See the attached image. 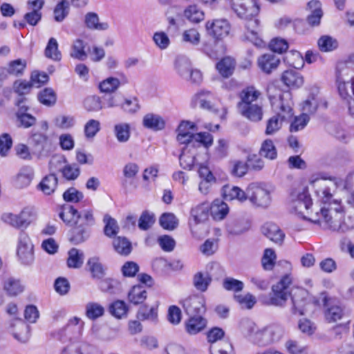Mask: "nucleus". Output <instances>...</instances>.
<instances>
[{"instance_id":"nucleus-1","label":"nucleus","mask_w":354,"mask_h":354,"mask_svg":"<svg viewBox=\"0 0 354 354\" xmlns=\"http://www.w3.org/2000/svg\"><path fill=\"white\" fill-rule=\"evenodd\" d=\"M311 184L318 188L315 192L324 203V206L320 208L324 221L323 227L339 232H346L354 229V208L347 207V217L342 221V207L337 201H331L333 194L330 189L326 186V182L317 179L311 181Z\"/></svg>"},{"instance_id":"nucleus-2","label":"nucleus","mask_w":354,"mask_h":354,"mask_svg":"<svg viewBox=\"0 0 354 354\" xmlns=\"http://www.w3.org/2000/svg\"><path fill=\"white\" fill-rule=\"evenodd\" d=\"M292 282L290 275L283 276L279 282L272 287L269 304L275 306L283 307L288 299L291 297L292 304V313L295 315H304L308 310L309 303L306 301L307 292L304 289H297L292 294L289 287Z\"/></svg>"},{"instance_id":"nucleus-3","label":"nucleus","mask_w":354,"mask_h":354,"mask_svg":"<svg viewBox=\"0 0 354 354\" xmlns=\"http://www.w3.org/2000/svg\"><path fill=\"white\" fill-rule=\"evenodd\" d=\"M291 205L295 212L304 220L324 226L320 209L314 213L310 211L312 200L307 188L296 189L291 193Z\"/></svg>"},{"instance_id":"nucleus-4","label":"nucleus","mask_w":354,"mask_h":354,"mask_svg":"<svg viewBox=\"0 0 354 354\" xmlns=\"http://www.w3.org/2000/svg\"><path fill=\"white\" fill-rule=\"evenodd\" d=\"M283 330L279 325L272 324L262 328H258L251 323L249 336L256 344L266 346L278 342L283 336Z\"/></svg>"},{"instance_id":"nucleus-5","label":"nucleus","mask_w":354,"mask_h":354,"mask_svg":"<svg viewBox=\"0 0 354 354\" xmlns=\"http://www.w3.org/2000/svg\"><path fill=\"white\" fill-rule=\"evenodd\" d=\"M268 96L272 107L274 111H281L289 113L292 111L290 93H283L282 91L274 84H270L267 88Z\"/></svg>"},{"instance_id":"nucleus-6","label":"nucleus","mask_w":354,"mask_h":354,"mask_svg":"<svg viewBox=\"0 0 354 354\" xmlns=\"http://www.w3.org/2000/svg\"><path fill=\"white\" fill-rule=\"evenodd\" d=\"M319 299L324 307V317L328 323L336 322L345 315L344 306L335 298L328 297L326 292H322Z\"/></svg>"},{"instance_id":"nucleus-7","label":"nucleus","mask_w":354,"mask_h":354,"mask_svg":"<svg viewBox=\"0 0 354 354\" xmlns=\"http://www.w3.org/2000/svg\"><path fill=\"white\" fill-rule=\"evenodd\" d=\"M230 6L236 16L243 19L257 17L260 10L256 0H231Z\"/></svg>"},{"instance_id":"nucleus-8","label":"nucleus","mask_w":354,"mask_h":354,"mask_svg":"<svg viewBox=\"0 0 354 354\" xmlns=\"http://www.w3.org/2000/svg\"><path fill=\"white\" fill-rule=\"evenodd\" d=\"M61 163V158H53L49 162V169L51 173L44 176L37 185V189L41 191L44 195L49 196L55 192L57 187L58 179L53 172L57 169V165Z\"/></svg>"},{"instance_id":"nucleus-9","label":"nucleus","mask_w":354,"mask_h":354,"mask_svg":"<svg viewBox=\"0 0 354 354\" xmlns=\"http://www.w3.org/2000/svg\"><path fill=\"white\" fill-rule=\"evenodd\" d=\"M247 198L257 207H266L270 202L269 191L257 183H252L248 187Z\"/></svg>"},{"instance_id":"nucleus-10","label":"nucleus","mask_w":354,"mask_h":354,"mask_svg":"<svg viewBox=\"0 0 354 354\" xmlns=\"http://www.w3.org/2000/svg\"><path fill=\"white\" fill-rule=\"evenodd\" d=\"M348 72L346 68L339 71L337 76V91L341 98L346 104L348 114L354 118V95L350 94L349 88L346 86Z\"/></svg>"},{"instance_id":"nucleus-11","label":"nucleus","mask_w":354,"mask_h":354,"mask_svg":"<svg viewBox=\"0 0 354 354\" xmlns=\"http://www.w3.org/2000/svg\"><path fill=\"white\" fill-rule=\"evenodd\" d=\"M17 253L24 264L28 265L33 261V245L25 232H21L19 234Z\"/></svg>"},{"instance_id":"nucleus-12","label":"nucleus","mask_w":354,"mask_h":354,"mask_svg":"<svg viewBox=\"0 0 354 354\" xmlns=\"http://www.w3.org/2000/svg\"><path fill=\"white\" fill-rule=\"evenodd\" d=\"M205 27L209 34L216 39H222L227 37L231 29L229 21L225 19L207 21Z\"/></svg>"},{"instance_id":"nucleus-13","label":"nucleus","mask_w":354,"mask_h":354,"mask_svg":"<svg viewBox=\"0 0 354 354\" xmlns=\"http://www.w3.org/2000/svg\"><path fill=\"white\" fill-rule=\"evenodd\" d=\"M182 304L185 312L192 316L204 313L206 310L205 299L200 295L190 296L184 299Z\"/></svg>"},{"instance_id":"nucleus-14","label":"nucleus","mask_w":354,"mask_h":354,"mask_svg":"<svg viewBox=\"0 0 354 354\" xmlns=\"http://www.w3.org/2000/svg\"><path fill=\"white\" fill-rule=\"evenodd\" d=\"M246 20L245 31L244 32L243 38L252 42L257 46H261L263 41L259 37V21L256 17H250Z\"/></svg>"},{"instance_id":"nucleus-15","label":"nucleus","mask_w":354,"mask_h":354,"mask_svg":"<svg viewBox=\"0 0 354 354\" xmlns=\"http://www.w3.org/2000/svg\"><path fill=\"white\" fill-rule=\"evenodd\" d=\"M262 234L274 244L281 246L286 235L281 228L273 223H266L261 227Z\"/></svg>"},{"instance_id":"nucleus-16","label":"nucleus","mask_w":354,"mask_h":354,"mask_svg":"<svg viewBox=\"0 0 354 354\" xmlns=\"http://www.w3.org/2000/svg\"><path fill=\"white\" fill-rule=\"evenodd\" d=\"M257 64L263 73L270 74L278 68L280 59L272 53H266L258 58Z\"/></svg>"},{"instance_id":"nucleus-17","label":"nucleus","mask_w":354,"mask_h":354,"mask_svg":"<svg viewBox=\"0 0 354 354\" xmlns=\"http://www.w3.org/2000/svg\"><path fill=\"white\" fill-rule=\"evenodd\" d=\"M275 115L270 118L268 122L266 129V135H272L277 132L281 127L282 122L292 115V112L277 111Z\"/></svg>"},{"instance_id":"nucleus-18","label":"nucleus","mask_w":354,"mask_h":354,"mask_svg":"<svg viewBox=\"0 0 354 354\" xmlns=\"http://www.w3.org/2000/svg\"><path fill=\"white\" fill-rule=\"evenodd\" d=\"M281 80L286 86L292 88H298L304 82L303 76L293 69L285 71L281 75Z\"/></svg>"},{"instance_id":"nucleus-19","label":"nucleus","mask_w":354,"mask_h":354,"mask_svg":"<svg viewBox=\"0 0 354 354\" xmlns=\"http://www.w3.org/2000/svg\"><path fill=\"white\" fill-rule=\"evenodd\" d=\"M239 112L246 118L253 122L260 121L263 118L262 106L258 103L243 104L238 106Z\"/></svg>"},{"instance_id":"nucleus-20","label":"nucleus","mask_w":354,"mask_h":354,"mask_svg":"<svg viewBox=\"0 0 354 354\" xmlns=\"http://www.w3.org/2000/svg\"><path fill=\"white\" fill-rule=\"evenodd\" d=\"M142 124L145 128L154 131H161L165 127V121L163 118L153 113L145 114Z\"/></svg>"},{"instance_id":"nucleus-21","label":"nucleus","mask_w":354,"mask_h":354,"mask_svg":"<svg viewBox=\"0 0 354 354\" xmlns=\"http://www.w3.org/2000/svg\"><path fill=\"white\" fill-rule=\"evenodd\" d=\"M84 23L85 26L92 30L104 31L109 28L107 22H100L98 15L95 12H88L84 15Z\"/></svg>"},{"instance_id":"nucleus-22","label":"nucleus","mask_w":354,"mask_h":354,"mask_svg":"<svg viewBox=\"0 0 354 354\" xmlns=\"http://www.w3.org/2000/svg\"><path fill=\"white\" fill-rule=\"evenodd\" d=\"M34 177V170L30 166H25L20 169L17 174L15 185L19 189H24L28 187Z\"/></svg>"},{"instance_id":"nucleus-23","label":"nucleus","mask_w":354,"mask_h":354,"mask_svg":"<svg viewBox=\"0 0 354 354\" xmlns=\"http://www.w3.org/2000/svg\"><path fill=\"white\" fill-rule=\"evenodd\" d=\"M223 196L226 201L237 200L243 202L247 199V192L234 185H225L222 188Z\"/></svg>"},{"instance_id":"nucleus-24","label":"nucleus","mask_w":354,"mask_h":354,"mask_svg":"<svg viewBox=\"0 0 354 354\" xmlns=\"http://www.w3.org/2000/svg\"><path fill=\"white\" fill-rule=\"evenodd\" d=\"M346 68L348 70V75L346 79V86L351 89L353 95H354V53L351 55L344 64L338 66L336 72V85L337 86V76L341 70Z\"/></svg>"},{"instance_id":"nucleus-25","label":"nucleus","mask_w":354,"mask_h":354,"mask_svg":"<svg viewBox=\"0 0 354 354\" xmlns=\"http://www.w3.org/2000/svg\"><path fill=\"white\" fill-rule=\"evenodd\" d=\"M207 321L201 316H192L185 322V330L191 335L202 331L206 326Z\"/></svg>"},{"instance_id":"nucleus-26","label":"nucleus","mask_w":354,"mask_h":354,"mask_svg":"<svg viewBox=\"0 0 354 354\" xmlns=\"http://www.w3.org/2000/svg\"><path fill=\"white\" fill-rule=\"evenodd\" d=\"M15 322L12 325L16 326L17 329L12 331L13 337L21 343H26L30 338L29 326L21 319H17Z\"/></svg>"},{"instance_id":"nucleus-27","label":"nucleus","mask_w":354,"mask_h":354,"mask_svg":"<svg viewBox=\"0 0 354 354\" xmlns=\"http://www.w3.org/2000/svg\"><path fill=\"white\" fill-rule=\"evenodd\" d=\"M260 95L261 92L259 91L254 86H248L241 91L240 95L241 100L239 102L238 106L257 103Z\"/></svg>"},{"instance_id":"nucleus-28","label":"nucleus","mask_w":354,"mask_h":354,"mask_svg":"<svg viewBox=\"0 0 354 354\" xmlns=\"http://www.w3.org/2000/svg\"><path fill=\"white\" fill-rule=\"evenodd\" d=\"M308 7L311 10V14L307 18L308 23L313 26L319 25L323 15L320 2L313 0L308 3Z\"/></svg>"},{"instance_id":"nucleus-29","label":"nucleus","mask_w":354,"mask_h":354,"mask_svg":"<svg viewBox=\"0 0 354 354\" xmlns=\"http://www.w3.org/2000/svg\"><path fill=\"white\" fill-rule=\"evenodd\" d=\"M235 61L230 57H225L216 64V69L221 75L225 78L231 76L235 68Z\"/></svg>"},{"instance_id":"nucleus-30","label":"nucleus","mask_w":354,"mask_h":354,"mask_svg":"<svg viewBox=\"0 0 354 354\" xmlns=\"http://www.w3.org/2000/svg\"><path fill=\"white\" fill-rule=\"evenodd\" d=\"M175 70L178 74L184 79H188L189 73L192 69L189 58L185 56H178L175 61Z\"/></svg>"},{"instance_id":"nucleus-31","label":"nucleus","mask_w":354,"mask_h":354,"mask_svg":"<svg viewBox=\"0 0 354 354\" xmlns=\"http://www.w3.org/2000/svg\"><path fill=\"white\" fill-rule=\"evenodd\" d=\"M210 207V212L214 220L220 221L223 219L229 212L227 205L221 201L215 200Z\"/></svg>"},{"instance_id":"nucleus-32","label":"nucleus","mask_w":354,"mask_h":354,"mask_svg":"<svg viewBox=\"0 0 354 354\" xmlns=\"http://www.w3.org/2000/svg\"><path fill=\"white\" fill-rule=\"evenodd\" d=\"M210 211L209 205L207 203H203L198 205L191 210V214L196 223H202L206 221Z\"/></svg>"},{"instance_id":"nucleus-33","label":"nucleus","mask_w":354,"mask_h":354,"mask_svg":"<svg viewBox=\"0 0 354 354\" xmlns=\"http://www.w3.org/2000/svg\"><path fill=\"white\" fill-rule=\"evenodd\" d=\"M3 289L10 296H17L24 290V286L19 279L10 277L5 281Z\"/></svg>"},{"instance_id":"nucleus-34","label":"nucleus","mask_w":354,"mask_h":354,"mask_svg":"<svg viewBox=\"0 0 354 354\" xmlns=\"http://www.w3.org/2000/svg\"><path fill=\"white\" fill-rule=\"evenodd\" d=\"M147 298V292L142 286H134L128 294V300L134 305L142 304Z\"/></svg>"},{"instance_id":"nucleus-35","label":"nucleus","mask_w":354,"mask_h":354,"mask_svg":"<svg viewBox=\"0 0 354 354\" xmlns=\"http://www.w3.org/2000/svg\"><path fill=\"white\" fill-rule=\"evenodd\" d=\"M158 317V306H148L147 305L140 307L137 313V318L140 320L156 321Z\"/></svg>"},{"instance_id":"nucleus-36","label":"nucleus","mask_w":354,"mask_h":354,"mask_svg":"<svg viewBox=\"0 0 354 354\" xmlns=\"http://www.w3.org/2000/svg\"><path fill=\"white\" fill-rule=\"evenodd\" d=\"M284 62L296 69L301 68L304 65V59L301 54L297 50L287 52L284 57Z\"/></svg>"},{"instance_id":"nucleus-37","label":"nucleus","mask_w":354,"mask_h":354,"mask_svg":"<svg viewBox=\"0 0 354 354\" xmlns=\"http://www.w3.org/2000/svg\"><path fill=\"white\" fill-rule=\"evenodd\" d=\"M27 110V106H20L18 111L16 113V117L20 123V126L24 128H29L36 122V118L34 116L26 113Z\"/></svg>"},{"instance_id":"nucleus-38","label":"nucleus","mask_w":354,"mask_h":354,"mask_svg":"<svg viewBox=\"0 0 354 354\" xmlns=\"http://www.w3.org/2000/svg\"><path fill=\"white\" fill-rule=\"evenodd\" d=\"M212 281V278L208 273L198 272L193 277L194 286L201 292H205Z\"/></svg>"},{"instance_id":"nucleus-39","label":"nucleus","mask_w":354,"mask_h":354,"mask_svg":"<svg viewBox=\"0 0 354 354\" xmlns=\"http://www.w3.org/2000/svg\"><path fill=\"white\" fill-rule=\"evenodd\" d=\"M67 265L71 268H79L84 263V252L76 248L71 249L68 252Z\"/></svg>"},{"instance_id":"nucleus-40","label":"nucleus","mask_w":354,"mask_h":354,"mask_svg":"<svg viewBox=\"0 0 354 354\" xmlns=\"http://www.w3.org/2000/svg\"><path fill=\"white\" fill-rule=\"evenodd\" d=\"M184 16L192 23H199L204 19L203 12L196 6L191 5L184 10Z\"/></svg>"},{"instance_id":"nucleus-41","label":"nucleus","mask_w":354,"mask_h":354,"mask_svg":"<svg viewBox=\"0 0 354 354\" xmlns=\"http://www.w3.org/2000/svg\"><path fill=\"white\" fill-rule=\"evenodd\" d=\"M30 143L36 150L41 152L45 150L48 146L49 140L46 134L36 132L33 133L30 138Z\"/></svg>"},{"instance_id":"nucleus-42","label":"nucleus","mask_w":354,"mask_h":354,"mask_svg":"<svg viewBox=\"0 0 354 354\" xmlns=\"http://www.w3.org/2000/svg\"><path fill=\"white\" fill-rule=\"evenodd\" d=\"M59 216L67 225H72L77 218V210L72 205H66L62 207Z\"/></svg>"},{"instance_id":"nucleus-43","label":"nucleus","mask_w":354,"mask_h":354,"mask_svg":"<svg viewBox=\"0 0 354 354\" xmlns=\"http://www.w3.org/2000/svg\"><path fill=\"white\" fill-rule=\"evenodd\" d=\"M88 236L89 234L87 229L84 226L79 225L75 226L71 230V234L69 240L74 244H80L85 241L88 239Z\"/></svg>"},{"instance_id":"nucleus-44","label":"nucleus","mask_w":354,"mask_h":354,"mask_svg":"<svg viewBox=\"0 0 354 354\" xmlns=\"http://www.w3.org/2000/svg\"><path fill=\"white\" fill-rule=\"evenodd\" d=\"M113 245L117 252L127 256L131 252V243L125 237L118 236L113 241Z\"/></svg>"},{"instance_id":"nucleus-45","label":"nucleus","mask_w":354,"mask_h":354,"mask_svg":"<svg viewBox=\"0 0 354 354\" xmlns=\"http://www.w3.org/2000/svg\"><path fill=\"white\" fill-rule=\"evenodd\" d=\"M71 56L77 59L84 61L87 58L85 51V43L81 39L74 40L71 46Z\"/></svg>"},{"instance_id":"nucleus-46","label":"nucleus","mask_w":354,"mask_h":354,"mask_svg":"<svg viewBox=\"0 0 354 354\" xmlns=\"http://www.w3.org/2000/svg\"><path fill=\"white\" fill-rule=\"evenodd\" d=\"M104 313V307L96 302H88L85 307L86 316L91 320L102 317Z\"/></svg>"},{"instance_id":"nucleus-47","label":"nucleus","mask_w":354,"mask_h":354,"mask_svg":"<svg viewBox=\"0 0 354 354\" xmlns=\"http://www.w3.org/2000/svg\"><path fill=\"white\" fill-rule=\"evenodd\" d=\"M113 131L119 142H127L130 138V125L128 123L115 124Z\"/></svg>"},{"instance_id":"nucleus-48","label":"nucleus","mask_w":354,"mask_h":354,"mask_svg":"<svg viewBox=\"0 0 354 354\" xmlns=\"http://www.w3.org/2000/svg\"><path fill=\"white\" fill-rule=\"evenodd\" d=\"M45 56L54 61H59L62 59L61 52L58 49V43L53 37H51L47 44Z\"/></svg>"},{"instance_id":"nucleus-49","label":"nucleus","mask_w":354,"mask_h":354,"mask_svg":"<svg viewBox=\"0 0 354 354\" xmlns=\"http://www.w3.org/2000/svg\"><path fill=\"white\" fill-rule=\"evenodd\" d=\"M319 48L322 52H330L338 47L337 41L328 35L322 36L317 41Z\"/></svg>"},{"instance_id":"nucleus-50","label":"nucleus","mask_w":354,"mask_h":354,"mask_svg":"<svg viewBox=\"0 0 354 354\" xmlns=\"http://www.w3.org/2000/svg\"><path fill=\"white\" fill-rule=\"evenodd\" d=\"M120 82L116 77H110L99 84V88L102 93H111L115 92L120 86Z\"/></svg>"},{"instance_id":"nucleus-51","label":"nucleus","mask_w":354,"mask_h":354,"mask_svg":"<svg viewBox=\"0 0 354 354\" xmlns=\"http://www.w3.org/2000/svg\"><path fill=\"white\" fill-rule=\"evenodd\" d=\"M89 271L93 278L101 279L104 275V269L97 257L90 258L87 262Z\"/></svg>"},{"instance_id":"nucleus-52","label":"nucleus","mask_w":354,"mask_h":354,"mask_svg":"<svg viewBox=\"0 0 354 354\" xmlns=\"http://www.w3.org/2000/svg\"><path fill=\"white\" fill-rule=\"evenodd\" d=\"M160 225L165 230H173L177 227L178 220L172 213H164L159 219Z\"/></svg>"},{"instance_id":"nucleus-53","label":"nucleus","mask_w":354,"mask_h":354,"mask_svg":"<svg viewBox=\"0 0 354 354\" xmlns=\"http://www.w3.org/2000/svg\"><path fill=\"white\" fill-rule=\"evenodd\" d=\"M38 100L41 104L50 106L55 104L57 96L52 88H46L39 93Z\"/></svg>"},{"instance_id":"nucleus-54","label":"nucleus","mask_w":354,"mask_h":354,"mask_svg":"<svg viewBox=\"0 0 354 354\" xmlns=\"http://www.w3.org/2000/svg\"><path fill=\"white\" fill-rule=\"evenodd\" d=\"M234 299L241 308L247 309H251L257 302L255 297L250 293L245 295L235 294Z\"/></svg>"},{"instance_id":"nucleus-55","label":"nucleus","mask_w":354,"mask_h":354,"mask_svg":"<svg viewBox=\"0 0 354 354\" xmlns=\"http://www.w3.org/2000/svg\"><path fill=\"white\" fill-rule=\"evenodd\" d=\"M69 3L67 0H62L54 9L55 20L57 22L62 21L68 15Z\"/></svg>"},{"instance_id":"nucleus-56","label":"nucleus","mask_w":354,"mask_h":354,"mask_svg":"<svg viewBox=\"0 0 354 354\" xmlns=\"http://www.w3.org/2000/svg\"><path fill=\"white\" fill-rule=\"evenodd\" d=\"M120 283L113 279L106 278L100 282V288L102 292L115 294L120 290Z\"/></svg>"},{"instance_id":"nucleus-57","label":"nucleus","mask_w":354,"mask_h":354,"mask_svg":"<svg viewBox=\"0 0 354 354\" xmlns=\"http://www.w3.org/2000/svg\"><path fill=\"white\" fill-rule=\"evenodd\" d=\"M182 41L192 46H197L201 41V35L196 28H189L183 32Z\"/></svg>"},{"instance_id":"nucleus-58","label":"nucleus","mask_w":354,"mask_h":354,"mask_svg":"<svg viewBox=\"0 0 354 354\" xmlns=\"http://www.w3.org/2000/svg\"><path fill=\"white\" fill-rule=\"evenodd\" d=\"M128 308L124 301L117 300L109 306V311L112 315L117 318H122L127 315Z\"/></svg>"},{"instance_id":"nucleus-59","label":"nucleus","mask_w":354,"mask_h":354,"mask_svg":"<svg viewBox=\"0 0 354 354\" xmlns=\"http://www.w3.org/2000/svg\"><path fill=\"white\" fill-rule=\"evenodd\" d=\"M260 154L270 160H274L277 158V149L271 140H266L263 142L260 149Z\"/></svg>"},{"instance_id":"nucleus-60","label":"nucleus","mask_w":354,"mask_h":354,"mask_svg":"<svg viewBox=\"0 0 354 354\" xmlns=\"http://www.w3.org/2000/svg\"><path fill=\"white\" fill-rule=\"evenodd\" d=\"M276 259L277 255L274 250L272 248H266L261 259L263 268L267 270H272L275 264Z\"/></svg>"},{"instance_id":"nucleus-61","label":"nucleus","mask_w":354,"mask_h":354,"mask_svg":"<svg viewBox=\"0 0 354 354\" xmlns=\"http://www.w3.org/2000/svg\"><path fill=\"white\" fill-rule=\"evenodd\" d=\"M84 106L88 111H98L104 108L103 102L100 97L96 95L86 97L84 100Z\"/></svg>"},{"instance_id":"nucleus-62","label":"nucleus","mask_w":354,"mask_h":354,"mask_svg":"<svg viewBox=\"0 0 354 354\" xmlns=\"http://www.w3.org/2000/svg\"><path fill=\"white\" fill-rule=\"evenodd\" d=\"M153 41L155 45L160 50L167 49L170 45V39L167 33L163 31L154 32Z\"/></svg>"},{"instance_id":"nucleus-63","label":"nucleus","mask_w":354,"mask_h":354,"mask_svg":"<svg viewBox=\"0 0 354 354\" xmlns=\"http://www.w3.org/2000/svg\"><path fill=\"white\" fill-rule=\"evenodd\" d=\"M26 61L25 59H17L9 63L7 71L13 75H21L26 66Z\"/></svg>"},{"instance_id":"nucleus-64","label":"nucleus","mask_w":354,"mask_h":354,"mask_svg":"<svg viewBox=\"0 0 354 354\" xmlns=\"http://www.w3.org/2000/svg\"><path fill=\"white\" fill-rule=\"evenodd\" d=\"M310 120V117L306 113H301L299 116L295 117L292 122L290 131L291 132H297L305 128Z\"/></svg>"}]
</instances>
